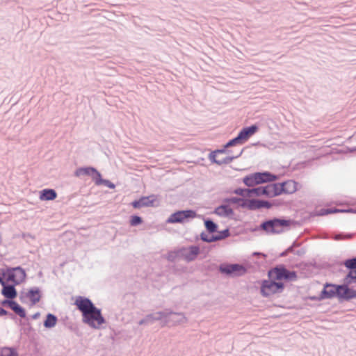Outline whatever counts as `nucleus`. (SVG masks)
<instances>
[{
  "label": "nucleus",
  "mask_w": 356,
  "mask_h": 356,
  "mask_svg": "<svg viewBox=\"0 0 356 356\" xmlns=\"http://www.w3.org/2000/svg\"><path fill=\"white\" fill-rule=\"evenodd\" d=\"M74 305L81 313L83 323L91 328L99 329L106 323L102 309L97 307L89 298L78 296Z\"/></svg>",
  "instance_id": "f257e3e1"
},
{
  "label": "nucleus",
  "mask_w": 356,
  "mask_h": 356,
  "mask_svg": "<svg viewBox=\"0 0 356 356\" xmlns=\"http://www.w3.org/2000/svg\"><path fill=\"white\" fill-rule=\"evenodd\" d=\"M321 298L324 300L337 298L340 302H349L356 299V289L344 279L339 284L325 282L321 290Z\"/></svg>",
  "instance_id": "f03ea898"
},
{
  "label": "nucleus",
  "mask_w": 356,
  "mask_h": 356,
  "mask_svg": "<svg viewBox=\"0 0 356 356\" xmlns=\"http://www.w3.org/2000/svg\"><path fill=\"white\" fill-rule=\"evenodd\" d=\"M293 222L291 219L274 217L263 220L253 231L263 230L268 234H280L285 228L289 227Z\"/></svg>",
  "instance_id": "7ed1b4c3"
},
{
  "label": "nucleus",
  "mask_w": 356,
  "mask_h": 356,
  "mask_svg": "<svg viewBox=\"0 0 356 356\" xmlns=\"http://www.w3.org/2000/svg\"><path fill=\"white\" fill-rule=\"evenodd\" d=\"M267 275L279 282H293L298 279L296 271L289 270L284 264H278L270 268Z\"/></svg>",
  "instance_id": "20e7f679"
},
{
  "label": "nucleus",
  "mask_w": 356,
  "mask_h": 356,
  "mask_svg": "<svg viewBox=\"0 0 356 356\" xmlns=\"http://www.w3.org/2000/svg\"><path fill=\"white\" fill-rule=\"evenodd\" d=\"M268 280H264L261 282L260 293L263 297L268 298L272 295L281 293L285 288V284L282 282L274 280L271 277H268Z\"/></svg>",
  "instance_id": "39448f33"
},
{
  "label": "nucleus",
  "mask_w": 356,
  "mask_h": 356,
  "mask_svg": "<svg viewBox=\"0 0 356 356\" xmlns=\"http://www.w3.org/2000/svg\"><path fill=\"white\" fill-rule=\"evenodd\" d=\"M197 213L193 209L177 210L172 213L166 220L169 224H184L196 218Z\"/></svg>",
  "instance_id": "423d86ee"
},
{
  "label": "nucleus",
  "mask_w": 356,
  "mask_h": 356,
  "mask_svg": "<svg viewBox=\"0 0 356 356\" xmlns=\"http://www.w3.org/2000/svg\"><path fill=\"white\" fill-rule=\"evenodd\" d=\"M218 270L231 277L242 276L247 273L246 267L241 264L222 263L220 264Z\"/></svg>",
  "instance_id": "0eeeda50"
},
{
  "label": "nucleus",
  "mask_w": 356,
  "mask_h": 356,
  "mask_svg": "<svg viewBox=\"0 0 356 356\" xmlns=\"http://www.w3.org/2000/svg\"><path fill=\"white\" fill-rule=\"evenodd\" d=\"M3 275L7 281L17 285L22 283L26 277L25 270L19 266L7 268L6 271H3Z\"/></svg>",
  "instance_id": "6e6552de"
},
{
  "label": "nucleus",
  "mask_w": 356,
  "mask_h": 356,
  "mask_svg": "<svg viewBox=\"0 0 356 356\" xmlns=\"http://www.w3.org/2000/svg\"><path fill=\"white\" fill-rule=\"evenodd\" d=\"M172 314V310L170 309H165L163 311L156 312L146 315L143 319L140 320L138 324L143 325H152L155 321H163V325L168 323L169 315Z\"/></svg>",
  "instance_id": "1a4fd4ad"
},
{
  "label": "nucleus",
  "mask_w": 356,
  "mask_h": 356,
  "mask_svg": "<svg viewBox=\"0 0 356 356\" xmlns=\"http://www.w3.org/2000/svg\"><path fill=\"white\" fill-rule=\"evenodd\" d=\"M341 265L348 270V273L343 279L350 284H354L356 277V256L344 259Z\"/></svg>",
  "instance_id": "9d476101"
},
{
  "label": "nucleus",
  "mask_w": 356,
  "mask_h": 356,
  "mask_svg": "<svg viewBox=\"0 0 356 356\" xmlns=\"http://www.w3.org/2000/svg\"><path fill=\"white\" fill-rule=\"evenodd\" d=\"M157 196L156 195H150L148 196H141L139 199L135 200L131 202V205L136 209L142 207H155V202Z\"/></svg>",
  "instance_id": "9b49d317"
},
{
  "label": "nucleus",
  "mask_w": 356,
  "mask_h": 356,
  "mask_svg": "<svg viewBox=\"0 0 356 356\" xmlns=\"http://www.w3.org/2000/svg\"><path fill=\"white\" fill-rule=\"evenodd\" d=\"M100 175L101 173L97 170V168L92 166L80 167L74 172V176L76 177L84 175L91 177L95 184Z\"/></svg>",
  "instance_id": "f8f14e48"
},
{
  "label": "nucleus",
  "mask_w": 356,
  "mask_h": 356,
  "mask_svg": "<svg viewBox=\"0 0 356 356\" xmlns=\"http://www.w3.org/2000/svg\"><path fill=\"white\" fill-rule=\"evenodd\" d=\"M259 129V127L257 124H253L250 126L243 127L238 135L241 139L242 142L245 143L251 136L254 135Z\"/></svg>",
  "instance_id": "ddd939ff"
},
{
  "label": "nucleus",
  "mask_w": 356,
  "mask_h": 356,
  "mask_svg": "<svg viewBox=\"0 0 356 356\" xmlns=\"http://www.w3.org/2000/svg\"><path fill=\"white\" fill-rule=\"evenodd\" d=\"M185 250L181 253V257H183L187 262L194 261L200 253V247L197 245H190L189 247H181Z\"/></svg>",
  "instance_id": "4468645a"
},
{
  "label": "nucleus",
  "mask_w": 356,
  "mask_h": 356,
  "mask_svg": "<svg viewBox=\"0 0 356 356\" xmlns=\"http://www.w3.org/2000/svg\"><path fill=\"white\" fill-rule=\"evenodd\" d=\"M1 285L2 286L1 293L5 298L15 299L17 296V291L15 289L17 284L14 283L10 284L4 282V283Z\"/></svg>",
  "instance_id": "2eb2a0df"
},
{
  "label": "nucleus",
  "mask_w": 356,
  "mask_h": 356,
  "mask_svg": "<svg viewBox=\"0 0 356 356\" xmlns=\"http://www.w3.org/2000/svg\"><path fill=\"white\" fill-rule=\"evenodd\" d=\"M26 296L31 302V306H33L40 301L42 292L39 287L34 286L30 288L28 291L26 292Z\"/></svg>",
  "instance_id": "dca6fc26"
},
{
  "label": "nucleus",
  "mask_w": 356,
  "mask_h": 356,
  "mask_svg": "<svg viewBox=\"0 0 356 356\" xmlns=\"http://www.w3.org/2000/svg\"><path fill=\"white\" fill-rule=\"evenodd\" d=\"M213 213L221 217L231 218L234 214V210L227 204H222L215 208Z\"/></svg>",
  "instance_id": "f3484780"
},
{
  "label": "nucleus",
  "mask_w": 356,
  "mask_h": 356,
  "mask_svg": "<svg viewBox=\"0 0 356 356\" xmlns=\"http://www.w3.org/2000/svg\"><path fill=\"white\" fill-rule=\"evenodd\" d=\"M239 207L247 209L250 211H256L259 209V199L243 198V202L239 204Z\"/></svg>",
  "instance_id": "a211bd4d"
},
{
  "label": "nucleus",
  "mask_w": 356,
  "mask_h": 356,
  "mask_svg": "<svg viewBox=\"0 0 356 356\" xmlns=\"http://www.w3.org/2000/svg\"><path fill=\"white\" fill-rule=\"evenodd\" d=\"M40 199L42 201L54 200L57 197V193L52 188H44L40 191Z\"/></svg>",
  "instance_id": "6ab92c4d"
},
{
  "label": "nucleus",
  "mask_w": 356,
  "mask_h": 356,
  "mask_svg": "<svg viewBox=\"0 0 356 356\" xmlns=\"http://www.w3.org/2000/svg\"><path fill=\"white\" fill-rule=\"evenodd\" d=\"M243 182L248 187L261 184L257 172L245 176L243 178Z\"/></svg>",
  "instance_id": "aec40b11"
},
{
  "label": "nucleus",
  "mask_w": 356,
  "mask_h": 356,
  "mask_svg": "<svg viewBox=\"0 0 356 356\" xmlns=\"http://www.w3.org/2000/svg\"><path fill=\"white\" fill-rule=\"evenodd\" d=\"M258 176L259 179L260 184L267 183L275 181L278 179L277 175L268 172V171H263V172H257Z\"/></svg>",
  "instance_id": "412c9836"
},
{
  "label": "nucleus",
  "mask_w": 356,
  "mask_h": 356,
  "mask_svg": "<svg viewBox=\"0 0 356 356\" xmlns=\"http://www.w3.org/2000/svg\"><path fill=\"white\" fill-rule=\"evenodd\" d=\"M298 183L292 179L282 181L283 189L284 190V194H292L295 193L298 190Z\"/></svg>",
  "instance_id": "4be33fe9"
},
{
  "label": "nucleus",
  "mask_w": 356,
  "mask_h": 356,
  "mask_svg": "<svg viewBox=\"0 0 356 356\" xmlns=\"http://www.w3.org/2000/svg\"><path fill=\"white\" fill-rule=\"evenodd\" d=\"M58 322V317L51 313H48L43 321V326L47 329L54 327Z\"/></svg>",
  "instance_id": "5701e85b"
},
{
  "label": "nucleus",
  "mask_w": 356,
  "mask_h": 356,
  "mask_svg": "<svg viewBox=\"0 0 356 356\" xmlns=\"http://www.w3.org/2000/svg\"><path fill=\"white\" fill-rule=\"evenodd\" d=\"M168 319H169L168 323L173 322V323H179V324L184 323L187 321V318L185 317V316L183 313L173 312L172 311V314H170L169 315Z\"/></svg>",
  "instance_id": "b1692460"
},
{
  "label": "nucleus",
  "mask_w": 356,
  "mask_h": 356,
  "mask_svg": "<svg viewBox=\"0 0 356 356\" xmlns=\"http://www.w3.org/2000/svg\"><path fill=\"white\" fill-rule=\"evenodd\" d=\"M206 230L209 234H213L218 232V225L211 218H205L204 220Z\"/></svg>",
  "instance_id": "393cba45"
},
{
  "label": "nucleus",
  "mask_w": 356,
  "mask_h": 356,
  "mask_svg": "<svg viewBox=\"0 0 356 356\" xmlns=\"http://www.w3.org/2000/svg\"><path fill=\"white\" fill-rule=\"evenodd\" d=\"M270 184L273 197L284 194V190L283 189L282 182L273 183Z\"/></svg>",
  "instance_id": "a878e982"
},
{
  "label": "nucleus",
  "mask_w": 356,
  "mask_h": 356,
  "mask_svg": "<svg viewBox=\"0 0 356 356\" xmlns=\"http://www.w3.org/2000/svg\"><path fill=\"white\" fill-rule=\"evenodd\" d=\"M0 356H19L18 352L15 347H0Z\"/></svg>",
  "instance_id": "bb28decb"
},
{
  "label": "nucleus",
  "mask_w": 356,
  "mask_h": 356,
  "mask_svg": "<svg viewBox=\"0 0 356 356\" xmlns=\"http://www.w3.org/2000/svg\"><path fill=\"white\" fill-rule=\"evenodd\" d=\"M184 248H179L177 250H175L174 251H170L167 254V259L170 262H173L176 260L177 257H181V252L184 251Z\"/></svg>",
  "instance_id": "cd10ccee"
},
{
  "label": "nucleus",
  "mask_w": 356,
  "mask_h": 356,
  "mask_svg": "<svg viewBox=\"0 0 356 356\" xmlns=\"http://www.w3.org/2000/svg\"><path fill=\"white\" fill-rule=\"evenodd\" d=\"M11 309L20 318H26V312L25 309L23 307H22L19 304H18L16 301L13 306L11 307Z\"/></svg>",
  "instance_id": "c85d7f7f"
},
{
  "label": "nucleus",
  "mask_w": 356,
  "mask_h": 356,
  "mask_svg": "<svg viewBox=\"0 0 356 356\" xmlns=\"http://www.w3.org/2000/svg\"><path fill=\"white\" fill-rule=\"evenodd\" d=\"M96 186H101L104 185L109 188L110 189H114L115 188V185L111 182L108 179H105L102 178V174L98 177L97 180L96 181L95 184Z\"/></svg>",
  "instance_id": "c756f323"
},
{
  "label": "nucleus",
  "mask_w": 356,
  "mask_h": 356,
  "mask_svg": "<svg viewBox=\"0 0 356 356\" xmlns=\"http://www.w3.org/2000/svg\"><path fill=\"white\" fill-rule=\"evenodd\" d=\"M355 236L353 233H337L332 235V238L335 241L350 239Z\"/></svg>",
  "instance_id": "7c9ffc66"
},
{
  "label": "nucleus",
  "mask_w": 356,
  "mask_h": 356,
  "mask_svg": "<svg viewBox=\"0 0 356 356\" xmlns=\"http://www.w3.org/2000/svg\"><path fill=\"white\" fill-rule=\"evenodd\" d=\"M243 149L241 150V152L236 156H228L225 157L222 159H218V165H222L224 164H229L234 159L238 158L241 156V155L243 154Z\"/></svg>",
  "instance_id": "2f4dec72"
},
{
  "label": "nucleus",
  "mask_w": 356,
  "mask_h": 356,
  "mask_svg": "<svg viewBox=\"0 0 356 356\" xmlns=\"http://www.w3.org/2000/svg\"><path fill=\"white\" fill-rule=\"evenodd\" d=\"M251 191V188L238 187L233 191V193L245 198V197H250V191Z\"/></svg>",
  "instance_id": "473e14b6"
},
{
  "label": "nucleus",
  "mask_w": 356,
  "mask_h": 356,
  "mask_svg": "<svg viewBox=\"0 0 356 356\" xmlns=\"http://www.w3.org/2000/svg\"><path fill=\"white\" fill-rule=\"evenodd\" d=\"M218 234H213L215 238V241H220L225 239L230 236V232L228 228H226L222 231L217 232Z\"/></svg>",
  "instance_id": "72a5a7b5"
},
{
  "label": "nucleus",
  "mask_w": 356,
  "mask_h": 356,
  "mask_svg": "<svg viewBox=\"0 0 356 356\" xmlns=\"http://www.w3.org/2000/svg\"><path fill=\"white\" fill-rule=\"evenodd\" d=\"M143 222V218L138 215L134 214L130 216L129 224L131 227H136Z\"/></svg>",
  "instance_id": "f704fd0d"
},
{
  "label": "nucleus",
  "mask_w": 356,
  "mask_h": 356,
  "mask_svg": "<svg viewBox=\"0 0 356 356\" xmlns=\"http://www.w3.org/2000/svg\"><path fill=\"white\" fill-rule=\"evenodd\" d=\"M243 143L242 142L241 139L240 138L239 136L237 134V136L231 140H228L225 144V148H229L230 147L235 146L236 145H242Z\"/></svg>",
  "instance_id": "c9c22d12"
},
{
  "label": "nucleus",
  "mask_w": 356,
  "mask_h": 356,
  "mask_svg": "<svg viewBox=\"0 0 356 356\" xmlns=\"http://www.w3.org/2000/svg\"><path fill=\"white\" fill-rule=\"evenodd\" d=\"M243 197H226L223 200V202L227 204V205L230 204H238V207H239V204L241 202H243Z\"/></svg>",
  "instance_id": "e433bc0d"
},
{
  "label": "nucleus",
  "mask_w": 356,
  "mask_h": 356,
  "mask_svg": "<svg viewBox=\"0 0 356 356\" xmlns=\"http://www.w3.org/2000/svg\"><path fill=\"white\" fill-rule=\"evenodd\" d=\"M200 239L206 243H213L215 242V238L213 234L211 236H209L204 232H202L200 235Z\"/></svg>",
  "instance_id": "4c0bfd02"
},
{
  "label": "nucleus",
  "mask_w": 356,
  "mask_h": 356,
  "mask_svg": "<svg viewBox=\"0 0 356 356\" xmlns=\"http://www.w3.org/2000/svg\"><path fill=\"white\" fill-rule=\"evenodd\" d=\"M263 195L268 197H273L272 193L270 191V184H268L266 186H261Z\"/></svg>",
  "instance_id": "58836bf2"
},
{
  "label": "nucleus",
  "mask_w": 356,
  "mask_h": 356,
  "mask_svg": "<svg viewBox=\"0 0 356 356\" xmlns=\"http://www.w3.org/2000/svg\"><path fill=\"white\" fill-rule=\"evenodd\" d=\"M330 212L329 208H323L321 209L319 211H314L313 213L314 216H323L330 214Z\"/></svg>",
  "instance_id": "ea45409f"
},
{
  "label": "nucleus",
  "mask_w": 356,
  "mask_h": 356,
  "mask_svg": "<svg viewBox=\"0 0 356 356\" xmlns=\"http://www.w3.org/2000/svg\"><path fill=\"white\" fill-rule=\"evenodd\" d=\"M330 212L329 208H323L321 209L319 211H314L313 213L314 216H323L330 214Z\"/></svg>",
  "instance_id": "a19ab883"
},
{
  "label": "nucleus",
  "mask_w": 356,
  "mask_h": 356,
  "mask_svg": "<svg viewBox=\"0 0 356 356\" xmlns=\"http://www.w3.org/2000/svg\"><path fill=\"white\" fill-rule=\"evenodd\" d=\"M331 213H341V212H350V213H356V210H354L353 209H339L336 208H329Z\"/></svg>",
  "instance_id": "79ce46f5"
},
{
  "label": "nucleus",
  "mask_w": 356,
  "mask_h": 356,
  "mask_svg": "<svg viewBox=\"0 0 356 356\" xmlns=\"http://www.w3.org/2000/svg\"><path fill=\"white\" fill-rule=\"evenodd\" d=\"M250 191V197H252L253 195L257 196V197H260V196L263 195V193H262L263 192H262L261 186L251 188V191Z\"/></svg>",
  "instance_id": "37998d69"
},
{
  "label": "nucleus",
  "mask_w": 356,
  "mask_h": 356,
  "mask_svg": "<svg viewBox=\"0 0 356 356\" xmlns=\"http://www.w3.org/2000/svg\"><path fill=\"white\" fill-rule=\"evenodd\" d=\"M0 303L3 307H8L11 309V307L15 303V300L14 299L5 298Z\"/></svg>",
  "instance_id": "c03bdc74"
},
{
  "label": "nucleus",
  "mask_w": 356,
  "mask_h": 356,
  "mask_svg": "<svg viewBox=\"0 0 356 356\" xmlns=\"http://www.w3.org/2000/svg\"><path fill=\"white\" fill-rule=\"evenodd\" d=\"M273 207V204L268 200H259V209L265 208V209H270Z\"/></svg>",
  "instance_id": "a18cd8bd"
},
{
  "label": "nucleus",
  "mask_w": 356,
  "mask_h": 356,
  "mask_svg": "<svg viewBox=\"0 0 356 356\" xmlns=\"http://www.w3.org/2000/svg\"><path fill=\"white\" fill-rule=\"evenodd\" d=\"M8 315L11 319H15V316L3 309V307H0V316H6Z\"/></svg>",
  "instance_id": "49530a36"
},
{
  "label": "nucleus",
  "mask_w": 356,
  "mask_h": 356,
  "mask_svg": "<svg viewBox=\"0 0 356 356\" xmlns=\"http://www.w3.org/2000/svg\"><path fill=\"white\" fill-rule=\"evenodd\" d=\"M217 154L215 151H212L209 154V159L212 163L217 164L218 163V159H216Z\"/></svg>",
  "instance_id": "de8ad7c7"
},
{
  "label": "nucleus",
  "mask_w": 356,
  "mask_h": 356,
  "mask_svg": "<svg viewBox=\"0 0 356 356\" xmlns=\"http://www.w3.org/2000/svg\"><path fill=\"white\" fill-rule=\"evenodd\" d=\"M215 152L218 154H224V153H229L231 152V151L229 150H227V148H225V145H223V147L220 149H217L216 150H214Z\"/></svg>",
  "instance_id": "09e8293b"
},
{
  "label": "nucleus",
  "mask_w": 356,
  "mask_h": 356,
  "mask_svg": "<svg viewBox=\"0 0 356 356\" xmlns=\"http://www.w3.org/2000/svg\"><path fill=\"white\" fill-rule=\"evenodd\" d=\"M28 299V297H26V293L25 292H21L20 295H19V300L22 302V303H26V300Z\"/></svg>",
  "instance_id": "8fccbe9b"
},
{
  "label": "nucleus",
  "mask_w": 356,
  "mask_h": 356,
  "mask_svg": "<svg viewBox=\"0 0 356 356\" xmlns=\"http://www.w3.org/2000/svg\"><path fill=\"white\" fill-rule=\"evenodd\" d=\"M309 299L311 300H314V301H321V300H324V298H321V292L320 293V294L318 296H309Z\"/></svg>",
  "instance_id": "3c124183"
},
{
  "label": "nucleus",
  "mask_w": 356,
  "mask_h": 356,
  "mask_svg": "<svg viewBox=\"0 0 356 356\" xmlns=\"http://www.w3.org/2000/svg\"><path fill=\"white\" fill-rule=\"evenodd\" d=\"M305 252H306L304 248H301V249L296 251L295 254H296L298 256H302L303 254H305Z\"/></svg>",
  "instance_id": "603ef678"
},
{
  "label": "nucleus",
  "mask_w": 356,
  "mask_h": 356,
  "mask_svg": "<svg viewBox=\"0 0 356 356\" xmlns=\"http://www.w3.org/2000/svg\"><path fill=\"white\" fill-rule=\"evenodd\" d=\"M40 316V313L39 312H38L31 316V318L33 320H36V319L39 318Z\"/></svg>",
  "instance_id": "864d4df0"
},
{
  "label": "nucleus",
  "mask_w": 356,
  "mask_h": 356,
  "mask_svg": "<svg viewBox=\"0 0 356 356\" xmlns=\"http://www.w3.org/2000/svg\"><path fill=\"white\" fill-rule=\"evenodd\" d=\"M294 248L292 247L291 245H290L289 248H286V252H288V253H294L296 252V251L294 250Z\"/></svg>",
  "instance_id": "5fc2aeb1"
},
{
  "label": "nucleus",
  "mask_w": 356,
  "mask_h": 356,
  "mask_svg": "<svg viewBox=\"0 0 356 356\" xmlns=\"http://www.w3.org/2000/svg\"><path fill=\"white\" fill-rule=\"evenodd\" d=\"M300 245V243H299L297 240L294 241L291 244V246L295 248L299 247Z\"/></svg>",
  "instance_id": "6e6d98bb"
},
{
  "label": "nucleus",
  "mask_w": 356,
  "mask_h": 356,
  "mask_svg": "<svg viewBox=\"0 0 356 356\" xmlns=\"http://www.w3.org/2000/svg\"><path fill=\"white\" fill-rule=\"evenodd\" d=\"M4 278H5V277L3 275V272L2 273L0 272V284H1L4 283V282H6Z\"/></svg>",
  "instance_id": "4d7b16f0"
},
{
  "label": "nucleus",
  "mask_w": 356,
  "mask_h": 356,
  "mask_svg": "<svg viewBox=\"0 0 356 356\" xmlns=\"http://www.w3.org/2000/svg\"><path fill=\"white\" fill-rule=\"evenodd\" d=\"M23 238H31L32 239L34 238V237L31 234H23Z\"/></svg>",
  "instance_id": "13d9d810"
},
{
  "label": "nucleus",
  "mask_w": 356,
  "mask_h": 356,
  "mask_svg": "<svg viewBox=\"0 0 356 356\" xmlns=\"http://www.w3.org/2000/svg\"><path fill=\"white\" fill-rule=\"evenodd\" d=\"M288 252H286V249L280 253V256L282 257H286L288 254Z\"/></svg>",
  "instance_id": "bf43d9fd"
},
{
  "label": "nucleus",
  "mask_w": 356,
  "mask_h": 356,
  "mask_svg": "<svg viewBox=\"0 0 356 356\" xmlns=\"http://www.w3.org/2000/svg\"><path fill=\"white\" fill-rule=\"evenodd\" d=\"M252 145H254V146L261 145V143L259 141V142H257L256 143H253Z\"/></svg>",
  "instance_id": "052dcab7"
},
{
  "label": "nucleus",
  "mask_w": 356,
  "mask_h": 356,
  "mask_svg": "<svg viewBox=\"0 0 356 356\" xmlns=\"http://www.w3.org/2000/svg\"><path fill=\"white\" fill-rule=\"evenodd\" d=\"M353 150H356V147H355V149H353Z\"/></svg>",
  "instance_id": "680f3d73"
},
{
  "label": "nucleus",
  "mask_w": 356,
  "mask_h": 356,
  "mask_svg": "<svg viewBox=\"0 0 356 356\" xmlns=\"http://www.w3.org/2000/svg\"><path fill=\"white\" fill-rule=\"evenodd\" d=\"M355 284H356V277H355Z\"/></svg>",
  "instance_id": "e2e57ef3"
}]
</instances>
